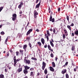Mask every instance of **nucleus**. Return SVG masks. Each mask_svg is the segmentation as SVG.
I'll return each instance as SVG.
<instances>
[{"label":"nucleus","mask_w":78,"mask_h":78,"mask_svg":"<svg viewBox=\"0 0 78 78\" xmlns=\"http://www.w3.org/2000/svg\"><path fill=\"white\" fill-rule=\"evenodd\" d=\"M23 50H22L21 49L20 50V52L21 53V54H22V55H23Z\"/></svg>","instance_id":"nucleus-18"},{"label":"nucleus","mask_w":78,"mask_h":78,"mask_svg":"<svg viewBox=\"0 0 78 78\" xmlns=\"http://www.w3.org/2000/svg\"><path fill=\"white\" fill-rule=\"evenodd\" d=\"M19 51H17L16 52V56H18L19 55Z\"/></svg>","instance_id":"nucleus-38"},{"label":"nucleus","mask_w":78,"mask_h":78,"mask_svg":"<svg viewBox=\"0 0 78 78\" xmlns=\"http://www.w3.org/2000/svg\"><path fill=\"white\" fill-rule=\"evenodd\" d=\"M51 57V58H53L54 55H53V54L51 53L50 55Z\"/></svg>","instance_id":"nucleus-33"},{"label":"nucleus","mask_w":78,"mask_h":78,"mask_svg":"<svg viewBox=\"0 0 78 78\" xmlns=\"http://www.w3.org/2000/svg\"><path fill=\"white\" fill-rule=\"evenodd\" d=\"M63 39H64L66 38V35L64 34H63Z\"/></svg>","instance_id":"nucleus-34"},{"label":"nucleus","mask_w":78,"mask_h":78,"mask_svg":"<svg viewBox=\"0 0 78 78\" xmlns=\"http://www.w3.org/2000/svg\"><path fill=\"white\" fill-rule=\"evenodd\" d=\"M71 50L72 51H74L75 50V47L72 46L71 48Z\"/></svg>","instance_id":"nucleus-29"},{"label":"nucleus","mask_w":78,"mask_h":78,"mask_svg":"<svg viewBox=\"0 0 78 78\" xmlns=\"http://www.w3.org/2000/svg\"><path fill=\"white\" fill-rule=\"evenodd\" d=\"M55 61H57V60H58V58L57 57H55Z\"/></svg>","instance_id":"nucleus-60"},{"label":"nucleus","mask_w":78,"mask_h":78,"mask_svg":"<svg viewBox=\"0 0 78 78\" xmlns=\"http://www.w3.org/2000/svg\"><path fill=\"white\" fill-rule=\"evenodd\" d=\"M72 36H74V33H72Z\"/></svg>","instance_id":"nucleus-54"},{"label":"nucleus","mask_w":78,"mask_h":78,"mask_svg":"<svg viewBox=\"0 0 78 78\" xmlns=\"http://www.w3.org/2000/svg\"><path fill=\"white\" fill-rule=\"evenodd\" d=\"M12 17H15V18H16L17 15H16V14H14L12 15Z\"/></svg>","instance_id":"nucleus-24"},{"label":"nucleus","mask_w":78,"mask_h":78,"mask_svg":"<svg viewBox=\"0 0 78 78\" xmlns=\"http://www.w3.org/2000/svg\"><path fill=\"white\" fill-rule=\"evenodd\" d=\"M77 69H78V66H76V68L74 69V72H76Z\"/></svg>","instance_id":"nucleus-19"},{"label":"nucleus","mask_w":78,"mask_h":78,"mask_svg":"<svg viewBox=\"0 0 78 78\" xmlns=\"http://www.w3.org/2000/svg\"><path fill=\"white\" fill-rule=\"evenodd\" d=\"M39 0H37L36 1V3H38V2H39Z\"/></svg>","instance_id":"nucleus-63"},{"label":"nucleus","mask_w":78,"mask_h":78,"mask_svg":"<svg viewBox=\"0 0 78 78\" xmlns=\"http://www.w3.org/2000/svg\"><path fill=\"white\" fill-rule=\"evenodd\" d=\"M19 47L20 48H22V45H19Z\"/></svg>","instance_id":"nucleus-51"},{"label":"nucleus","mask_w":78,"mask_h":78,"mask_svg":"<svg viewBox=\"0 0 78 78\" xmlns=\"http://www.w3.org/2000/svg\"><path fill=\"white\" fill-rule=\"evenodd\" d=\"M33 31V29H30L27 32L26 34L27 36H28V34H30V33H31V32H32Z\"/></svg>","instance_id":"nucleus-4"},{"label":"nucleus","mask_w":78,"mask_h":78,"mask_svg":"<svg viewBox=\"0 0 78 78\" xmlns=\"http://www.w3.org/2000/svg\"><path fill=\"white\" fill-rule=\"evenodd\" d=\"M22 14V12L21 11H20V14Z\"/></svg>","instance_id":"nucleus-55"},{"label":"nucleus","mask_w":78,"mask_h":78,"mask_svg":"<svg viewBox=\"0 0 78 78\" xmlns=\"http://www.w3.org/2000/svg\"><path fill=\"white\" fill-rule=\"evenodd\" d=\"M67 28H68L69 30H70L71 31V27L70 25H67Z\"/></svg>","instance_id":"nucleus-21"},{"label":"nucleus","mask_w":78,"mask_h":78,"mask_svg":"<svg viewBox=\"0 0 78 78\" xmlns=\"http://www.w3.org/2000/svg\"><path fill=\"white\" fill-rule=\"evenodd\" d=\"M64 31H65V33L67 34L66 36H67L68 35V34H67V30L65 29L64 30Z\"/></svg>","instance_id":"nucleus-31"},{"label":"nucleus","mask_w":78,"mask_h":78,"mask_svg":"<svg viewBox=\"0 0 78 78\" xmlns=\"http://www.w3.org/2000/svg\"><path fill=\"white\" fill-rule=\"evenodd\" d=\"M16 18H15L14 17H13V18H12V20L13 21H14V20H16Z\"/></svg>","instance_id":"nucleus-36"},{"label":"nucleus","mask_w":78,"mask_h":78,"mask_svg":"<svg viewBox=\"0 0 78 78\" xmlns=\"http://www.w3.org/2000/svg\"><path fill=\"white\" fill-rule=\"evenodd\" d=\"M48 47L49 50H50V51H53V50L52 49H51V47H50V45H48Z\"/></svg>","instance_id":"nucleus-7"},{"label":"nucleus","mask_w":78,"mask_h":78,"mask_svg":"<svg viewBox=\"0 0 78 78\" xmlns=\"http://www.w3.org/2000/svg\"><path fill=\"white\" fill-rule=\"evenodd\" d=\"M1 34H5V32L3 31H2L1 33Z\"/></svg>","instance_id":"nucleus-42"},{"label":"nucleus","mask_w":78,"mask_h":78,"mask_svg":"<svg viewBox=\"0 0 78 78\" xmlns=\"http://www.w3.org/2000/svg\"><path fill=\"white\" fill-rule=\"evenodd\" d=\"M36 31L37 32H39V29H37Z\"/></svg>","instance_id":"nucleus-58"},{"label":"nucleus","mask_w":78,"mask_h":78,"mask_svg":"<svg viewBox=\"0 0 78 78\" xmlns=\"http://www.w3.org/2000/svg\"><path fill=\"white\" fill-rule=\"evenodd\" d=\"M30 76H31V77H34V73H33V72H30Z\"/></svg>","instance_id":"nucleus-13"},{"label":"nucleus","mask_w":78,"mask_h":78,"mask_svg":"<svg viewBox=\"0 0 78 78\" xmlns=\"http://www.w3.org/2000/svg\"><path fill=\"white\" fill-rule=\"evenodd\" d=\"M22 5H23V2H20V4L18 6V8L19 9H20V8H22Z\"/></svg>","instance_id":"nucleus-9"},{"label":"nucleus","mask_w":78,"mask_h":78,"mask_svg":"<svg viewBox=\"0 0 78 78\" xmlns=\"http://www.w3.org/2000/svg\"><path fill=\"white\" fill-rule=\"evenodd\" d=\"M34 18L36 19L37 17V15H38V13L37 12V11H36V10H35L34 12Z\"/></svg>","instance_id":"nucleus-2"},{"label":"nucleus","mask_w":78,"mask_h":78,"mask_svg":"<svg viewBox=\"0 0 78 78\" xmlns=\"http://www.w3.org/2000/svg\"><path fill=\"white\" fill-rule=\"evenodd\" d=\"M49 75V74H47L46 76V78H48V76Z\"/></svg>","instance_id":"nucleus-64"},{"label":"nucleus","mask_w":78,"mask_h":78,"mask_svg":"<svg viewBox=\"0 0 78 78\" xmlns=\"http://www.w3.org/2000/svg\"><path fill=\"white\" fill-rule=\"evenodd\" d=\"M6 55L7 56H9V52H7Z\"/></svg>","instance_id":"nucleus-45"},{"label":"nucleus","mask_w":78,"mask_h":78,"mask_svg":"<svg viewBox=\"0 0 78 78\" xmlns=\"http://www.w3.org/2000/svg\"><path fill=\"white\" fill-rule=\"evenodd\" d=\"M66 78H68L69 76V75H68V74H66Z\"/></svg>","instance_id":"nucleus-37"},{"label":"nucleus","mask_w":78,"mask_h":78,"mask_svg":"<svg viewBox=\"0 0 78 78\" xmlns=\"http://www.w3.org/2000/svg\"><path fill=\"white\" fill-rule=\"evenodd\" d=\"M47 34L48 35V36H50V34L49 33Z\"/></svg>","instance_id":"nucleus-49"},{"label":"nucleus","mask_w":78,"mask_h":78,"mask_svg":"<svg viewBox=\"0 0 78 78\" xmlns=\"http://www.w3.org/2000/svg\"><path fill=\"white\" fill-rule=\"evenodd\" d=\"M39 75H40V73H37V76H39Z\"/></svg>","instance_id":"nucleus-52"},{"label":"nucleus","mask_w":78,"mask_h":78,"mask_svg":"<svg viewBox=\"0 0 78 78\" xmlns=\"http://www.w3.org/2000/svg\"><path fill=\"white\" fill-rule=\"evenodd\" d=\"M23 73L25 75H27V73H28V70H27L26 69H24L23 71Z\"/></svg>","instance_id":"nucleus-12"},{"label":"nucleus","mask_w":78,"mask_h":78,"mask_svg":"<svg viewBox=\"0 0 78 78\" xmlns=\"http://www.w3.org/2000/svg\"><path fill=\"white\" fill-rule=\"evenodd\" d=\"M34 70V68H30V71H33Z\"/></svg>","instance_id":"nucleus-32"},{"label":"nucleus","mask_w":78,"mask_h":78,"mask_svg":"<svg viewBox=\"0 0 78 78\" xmlns=\"http://www.w3.org/2000/svg\"><path fill=\"white\" fill-rule=\"evenodd\" d=\"M14 60H16V56H15L14 57Z\"/></svg>","instance_id":"nucleus-62"},{"label":"nucleus","mask_w":78,"mask_h":78,"mask_svg":"<svg viewBox=\"0 0 78 78\" xmlns=\"http://www.w3.org/2000/svg\"><path fill=\"white\" fill-rule=\"evenodd\" d=\"M5 72H8V71L7 70V69H5Z\"/></svg>","instance_id":"nucleus-61"},{"label":"nucleus","mask_w":78,"mask_h":78,"mask_svg":"<svg viewBox=\"0 0 78 78\" xmlns=\"http://www.w3.org/2000/svg\"><path fill=\"white\" fill-rule=\"evenodd\" d=\"M4 75L3 74H1L0 75V78H4Z\"/></svg>","instance_id":"nucleus-28"},{"label":"nucleus","mask_w":78,"mask_h":78,"mask_svg":"<svg viewBox=\"0 0 78 78\" xmlns=\"http://www.w3.org/2000/svg\"><path fill=\"white\" fill-rule=\"evenodd\" d=\"M47 34L48 35V36H50V34L49 33Z\"/></svg>","instance_id":"nucleus-48"},{"label":"nucleus","mask_w":78,"mask_h":78,"mask_svg":"<svg viewBox=\"0 0 78 78\" xmlns=\"http://www.w3.org/2000/svg\"><path fill=\"white\" fill-rule=\"evenodd\" d=\"M41 41L43 45H44V44L45 43V40H44V39L43 38H42L41 39Z\"/></svg>","instance_id":"nucleus-8"},{"label":"nucleus","mask_w":78,"mask_h":78,"mask_svg":"<svg viewBox=\"0 0 78 78\" xmlns=\"http://www.w3.org/2000/svg\"><path fill=\"white\" fill-rule=\"evenodd\" d=\"M40 5L41 4H40V3H39L38 4H37L36 6V8H39Z\"/></svg>","instance_id":"nucleus-14"},{"label":"nucleus","mask_w":78,"mask_h":78,"mask_svg":"<svg viewBox=\"0 0 78 78\" xmlns=\"http://www.w3.org/2000/svg\"><path fill=\"white\" fill-rule=\"evenodd\" d=\"M30 37H27L26 39L27 40H30Z\"/></svg>","instance_id":"nucleus-44"},{"label":"nucleus","mask_w":78,"mask_h":78,"mask_svg":"<svg viewBox=\"0 0 78 78\" xmlns=\"http://www.w3.org/2000/svg\"><path fill=\"white\" fill-rule=\"evenodd\" d=\"M14 66H16V64H17V61H16V60H14Z\"/></svg>","instance_id":"nucleus-25"},{"label":"nucleus","mask_w":78,"mask_h":78,"mask_svg":"<svg viewBox=\"0 0 78 78\" xmlns=\"http://www.w3.org/2000/svg\"><path fill=\"white\" fill-rule=\"evenodd\" d=\"M44 73L45 74H47V73H48V71H47V68H46L44 71Z\"/></svg>","instance_id":"nucleus-20"},{"label":"nucleus","mask_w":78,"mask_h":78,"mask_svg":"<svg viewBox=\"0 0 78 78\" xmlns=\"http://www.w3.org/2000/svg\"><path fill=\"white\" fill-rule=\"evenodd\" d=\"M66 19H67V20L68 22L69 21V16H67L66 17Z\"/></svg>","instance_id":"nucleus-35"},{"label":"nucleus","mask_w":78,"mask_h":78,"mask_svg":"<svg viewBox=\"0 0 78 78\" xmlns=\"http://www.w3.org/2000/svg\"><path fill=\"white\" fill-rule=\"evenodd\" d=\"M25 28L26 31H27V26L26 27H25Z\"/></svg>","instance_id":"nucleus-53"},{"label":"nucleus","mask_w":78,"mask_h":78,"mask_svg":"<svg viewBox=\"0 0 78 78\" xmlns=\"http://www.w3.org/2000/svg\"><path fill=\"white\" fill-rule=\"evenodd\" d=\"M44 48H46V47H47V45L46 44V45H44Z\"/></svg>","instance_id":"nucleus-57"},{"label":"nucleus","mask_w":78,"mask_h":78,"mask_svg":"<svg viewBox=\"0 0 78 78\" xmlns=\"http://www.w3.org/2000/svg\"><path fill=\"white\" fill-rule=\"evenodd\" d=\"M27 46L26 45H25L23 47V49H26V48H27Z\"/></svg>","instance_id":"nucleus-30"},{"label":"nucleus","mask_w":78,"mask_h":78,"mask_svg":"<svg viewBox=\"0 0 78 78\" xmlns=\"http://www.w3.org/2000/svg\"><path fill=\"white\" fill-rule=\"evenodd\" d=\"M66 72H67V70H66V69H64L62 71V74H64V73H66Z\"/></svg>","instance_id":"nucleus-6"},{"label":"nucleus","mask_w":78,"mask_h":78,"mask_svg":"<svg viewBox=\"0 0 78 78\" xmlns=\"http://www.w3.org/2000/svg\"><path fill=\"white\" fill-rule=\"evenodd\" d=\"M50 44L51 45L52 47H54V44H53V43L52 42V41H50Z\"/></svg>","instance_id":"nucleus-17"},{"label":"nucleus","mask_w":78,"mask_h":78,"mask_svg":"<svg viewBox=\"0 0 78 78\" xmlns=\"http://www.w3.org/2000/svg\"><path fill=\"white\" fill-rule=\"evenodd\" d=\"M46 38L47 39V42H48V41L49 40V38L48 36H46Z\"/></svg>","instance_id":"nucleus-39"},{"label":"nucleus","mask_w":78,"mask_h":78,"mask_svg":"<svg viewBox=\"0 0 78 78\" xmlns=\"http://www.w3.org/2000/svg\"><path fill=\"white\" fill-rule=\"evenodd\" d=\"M20 61V59H18L16 60V61H17V62L18 61Z\"/></svg>","instance_id":"nucleus-59"},{"label":"nucleus","mask_w":78,"mask_h":78,"mask_svg":"<svg viewBox=\"0 0 78 78\" xmlns=\"http://www.w3.org/2000/svg\"><path fill=\"white\" fill-rule=\"evenodd\" d=\"M31 59H33V60H34L35 61H37V58H35L32 57Z\"/></svg>","instance_id":"nucleus-27"},{"label":"nucleus","mask_w":78,"mask_h":78,"mask_svg":"<svg viewBox=\"0 0 78 78\" xmlns=\"http://www.w3.org/2000/svg\"><path fill=\"white\" fill-rule=\"evenodd\" d=\"M74 33L75 35L78 36V30H76L74 32Z\"/></svg>","instance_id":"nucleus-16"},{"label":"nucleus","mask_w":78,"mask_h":78,"mask_svg":"<svg viewBox=\"0 0 78 78\" xmlns=\"http://www.w3.org/2000/svg\"><path fill=\"white\" fill-rule=\"evenodd\" d=\"M53 32H54V33H55V32H56V29H55V28H53Z\"/></svg>","instance_id":"nucleus-41"},{"label":"nucleus","mask_w":78,"mask_h":78,"mask_svg":"<svg viewBox=\"0 0 78 78\" xmlns=\"http://www.w3.org/2000/svg\"><path fill=\"white\" fill-rule=\"evenodd\" d=\"M24 69L25 70H28V69H30V67H28L27 66H24Z\"/></svg>","instance_id":"nucleus-10"},{"label":"nucleus","mask_w":78,"mask_h":78,"mask_svg":"<svg viewBox=\"0 0 78 78\" xmlns=\"http://www.w3.org/2000/svg\"><path fill=\"white\" fill-rule=\"evenodd\" d=\"M50 70L51 71V72H54V70H55V69H54L51 66H50Z\"/></svg>","instance_id":"nucleus-15"},{"label":"nucleus","mask_w":78,"mask_h":78,"mask_svg":"<svg viewBox=\"0 0 78 78\" xmlns=\"http://www.w3.org/2000/svg\"><path fill=\"white\" fill-rule=\"evenodd\" d=\"M47 34L48 35V36H50V34L49 33Z\"/></svg>","instance_id":"nucleus-50"},{"label":"nucleus","mask_w":78,"mask_h":78,"mask_svg":"<svg viewBox=\"0 0 78 78\" xmlns=\"http://www.w3.org/2000/svg\"><path fill=\"white\" fill-rule=\"evenodd\" d=\"M8 37H7V38L6 39L5 43V44H7V42H8Z\"/></svg>","instance_id":"nucleus-23"},{"label":"nucleus","mask_w":78,"mask_h":78,"mask_svg":"<svg viewBox=\"0 0 78 78\" xmlns=\"http://www.w3.org/2000/svg\"><path fill=\"white\" fill-rule=\"evenodd\" d=\"M24 61V62H26V64H30V60H27L26 59H25Z\"/></svg>","instance_id":"nucleus-3"},{"label":"nucleus","mask_w":78,"mask_h":78,"mask_svg":"<svg viewBox=\"0 0 78 78\" xmlns=\"http://www.w3.org/2000/svg\"><path fill=\"white\" fill-rule=\"evenodd\" d=\"M3 9V7H0V9L1 10H2V9Z\"/></svg>","instance_id":"nucleus-46"},{"label":"nucleus","mask_w":78,"mask_h":78,"mask_svg":"<svg viewBox=\"0 0 78 78\" xmlns=\"http://www.w3.org/2000/svg\"><path fill=\"white\" fill-rule=\"evenodd\" d=\"M58 12H59L61 10V9H60V8H58Z\"/></svg>","instance_id":"nucleus-43"},{"label":"nucleus","mask_w":78,"mask_h":78,"mask_svg":"<svg viewBox=\"0 0 78 78\" xmlns=\"http://www.w3.org/2000/svg\"><path fill=\"white\" fill-rule=\"evenodd\" d=\"M49 21H51L52 22H55V19L53 18L52 19V16H51V15L50 17L49 18Z\"/></svg>","instance_id":"nucleus-5"},{"label":"nucleus","mask_w":78,"mask_h":78,"mask_svg":"<svg viewBox=\"0 0 78 78\" xmlns=\"http://www.w3.org/2000/svg\"><path fill=\"white\" fill-rule=\"evenodd\" d=\"M70 26L71 27H73V26H74V24L73 23H72L71 25H70Z\"/></svg>","instance_id":"nucleus-40"},{"label":"nucleus","mask_w":78,"mask_h":78,"mask_svg":"<svg viewBox=\"0 0 78 78\" xmlns=\"http://www.w3.org/2000/svg\"><path fill=\"white\" fill-rule=\"evenodd\" d=\"M37 44L39 45V46H41V45H42V44H41V43L40 42H37Z\"/></svg>","instance_id":"nucleus-26"},{"label":"nucleus","mask_w":78,"mask_h":78,"mask_svg":"<svg viewBox=\"0 0 78 78\" xmlns=\"http://www.w3.org/2000/svg\"><path fill=\"white\" fill-rule=\"evenodd\" d=\"M29 45L30 48H31V44L30 43H29Z\"/></svg>","instance_id":"nucleus-47"},{"label":"nucleus","mask_w":78,"mask_h":78,"mask_svg":"<svg viewBox=\"0 0 78 78\" xmlns=\"http://www.w3.org/2000/svg\"><path fill=\"white\" fill-rule=\"evenodd\" d=\"M45 67H46V63L44 62H42V69L43 70H44V69H45Z\"/></svg>","instance_id":"nucleus-1"},{"label":"nucleus","mask_w":78,"mask_h":78,"mask_svg":"<svg viewBox=\"0 0 78 78\" xmlns=\"http://www.w3.org/2000/svg\"><path fill=\"white\" fill-rule=\"evenodd\" d=\"M22 68H19L18 69L17 71L19 73H20V72H22Z\"/></svg>","instance_id":"nucleus-11"},{"label":"nucleus","mask_w":78,"mask_h":78,"mask_svg":"<svg viewBox=\"0 0 78 78\" xmlns=\"http://www.w3.org/2000/svg\"><path fill=\"white\" fill-rule=\"evenodd\" d=\"M52 67H55V62H52Z\"/></svg>","instance_id":"nucleus-22"},{"label":"nucleus","mask_w":78,"mask_h":78,"mask_svg":"<svg viewBox=\"0 0 78 78\" xmlns=\"http://www.w3.org/2000/svg\"><path fill=\"white\" fill-rule=\"evenodd\" d=\"M67 64H68V62H66V63H65V66H67Z\"/></svg>","instance_id":"nucleus-56"}]
</instances>
